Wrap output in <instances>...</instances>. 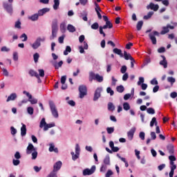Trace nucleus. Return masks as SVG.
<instances>
[{
  "label": "nucleus",
  "instance_id": "nucleus-1",
  "mask_svg": "<svg viewBox=\"0 0 177 177\" xmlns=\"http://www.w3.org/2000/svg\"><path fill=\"white\" fill-rule=\"evenodd\" d=\"M79 42L80 44H82L84 46H80L78 47L80 53H85V50H88V48H89V46H88V43L85 41V36L84 35H82L79 37Z\"/></svg>",
  "mask_w": 177,
  "mask_h": 177
},
{
  "label": "nucleus",
  "instance_id": "nucleus-2",
  "mask_svg": "<svg viewBox=\"0 0 177 177\" xmlns=\"http://www.w3.org/2000/svg\"><path fill=\"white\" fill-rule=\"evenodd\" d=\"M52 35L50 36V41H53L56 37H57V31H59V27L57 23H53L51 26Z\"/></svg>",
  "mask_w": 177,
  "mask_h": 177
},
{
  "label": "nucleus",
  "instance_id": "nucleus-3",
  "mask_svg": "<svg viewBox=\"0 0 177 177\" xmlns=\"http://www.w3.org/2000/svg\"><path fill=\"white\" fill-rule=\"evenodd\" d=\"M49 106L53 117H54V118H59V112H57L56 105H55L53 101L49 102Z\"/></svg>",
  "mask_w": 177,
  "mask_h": 177
},
{
  "label": "nucleus",
  "instance_id": "nucleus-4",
  "mask_svg": "<svg viewBox=\"0 0 177 177\" xmlns=\"http://www.w3.org/2000/svg\"><path fill=\"white\" fill-rule=\"evenodd\" d=\"M156 37H160V32L157 30H153L152 32L149 34V38L153 45H157V38H156Z\"/></svg>",
  "mask_w": 177,
  "mask_h": 177
},
{
  "label": "nucleus",
  "instance_id": "nucleus-5",
  "mask_svg": "<svg viewBox=\"0 0 177 177\" xmlns=\"http://www.w3.org/2000/svg\"><path fill=\"white\" fill-rule=\"evenodd\" d=\"M3 8L9 13V15H13V5L12 3H8V1L3 2Z\"/></svg>",
  "mask_w": 177,
  "mask_h": 177
},
{
  "label": "nucleus",
  "instance_id": "nucleus-6",
  "mask_svg": "<svg viewBox=\"0 0 177 177\" xmlns=\"http://www.w3.org/2000/svg\"><path fill=\"white\" fill-rule=\"evenodd\" d=\"M79 93H80L79 97H80V99H84V97H85V96L88 95V88H86V86L85 85L79 86Z\"/></svg>",
  "mask_w": 177,
  "mask_h": 177
},
{
  "label": "nucleus",
  "instance_id": "nucleus-7",
  "mask_svg": "<svg viewBox=\"0 0 177 177\" xmlns=\"http://www.w3.org/2000/svg\"><path fill=\"white\" fill-rule=\"evenodd\" d=\"M41 42H45V37H37L33 44H30L32 49H38L41 46Z\"/></svg>",
  "mask_w": 177,
  "mask_h": 177
},
{
  "label": "nucleus",
  "instance_id": "nucleus-8",
  "mask_svg": "<svg viewBox=\"0 0 177 177\" xmlns=\"http://www.w3.org/2000/svg\"><path fill=\"white\" fill-rule=\"evenodd\" d=\"M102 92H103V87L102 86L97 87L95 89L93 99V102H97L99 100V98L102 96Z\"/></svg>",
  "mask_w": 177,
  "mask_h": 177
},
{
  "label": "nucleus",
  "instance_id": "nucleus-9",
  "mask_svg": "<svg viewBox=\"0 0 177 177\" xmlns=\"http://www.w3.org/2000/svg\"><path fill=\"white\" fill-rule=\"evenodd\" d=\"M96 171V166L93 165L91 169L86 168L83 170V176H88L89 175H93V174H95V171Z\"/></svg>",
  "mask_w": 177,
  "mask_h": 177
},
{
  "label": "nucleus",
  "instance_id": "nucleus-10",
  "mask_svg": "<svg viewBox=\"0 0 177 177\" xmlns=\"http://www.w3.org/2000/svg\"><path fill=\"white\" fill-rule=\"evenodd\" d=\"M174 28H175V26H171L170 24H167L166 26H163L162 28V30L160 31V35H165V34H168V32H169V29L174 30Z\"/></svg>",
  "mask_w": 177,
  "mask_h": 177
},
{
  "label": "nucleus",
  "instance_id": "nucleus-11",
  "mask_svg": "<svg viewBox=\"0 0 177 177\" xmlns=\"http://www.w3.org/2000/svg\"><path fill=\"white\" fill-rule=\"evenodd\" d=\"M136 131V128L132 127L128 132H127V138L129 140H132L133 139V135H135V132Z\"/></svg>",
  "mask_w": 177,
  "mask_h": 177
},
{
  "label": "nucleus",
  "instance_id": "nucleus-12",
  "mask_svg": "<svg viewBox=\"0 0 177 177\" xmlns=\"http://www.w3.org/2000/svg\"><path fill=\"white\" fill-rule=\"evenodd\" d=\"M160 8V6L158 4H154L153 3H150L149 5L147 6V9H151V10H153L154 12H157Z\"/></svg>",
  "mask_w": 177,
  "mask_h": 177
},
{
  "label": "nucleus",
  "instance_id": "nucleus-13",
  "mask_svg": "<svg viewBox=\"0 0 177 177\" xmlns=\"http://www.w3.org/2000/svg\"><path fill=\"white\" fill-rule=\"evenodd\" d=\"M51 64L55 70H59V68L63 66V61L61 60L59 62H57V61H52Z\"/></svg>",
  "mask_w": 177,
  "mask_h": 177
},
{
  "label": "nucleus",
  "instance_id": "nucleus-14",
  "mask_svg": "<svg viewBox=\"0 0 177 177\" xmlns=\"http://www.w3.org/2000/svg\"><path fill=\"white\" fill-rule=\"evenodd\" d=\"M49 146V149L48 151H50V153H59V149H57V147H55V143L51 142L48 144Z\"/></svg>",
  "mask_w": 177,
  "mask_h": 177
},
{
  "label": "nucleus",
  "instance_id": "nucleus-15",
  "mask_svg": "<svg viewBox=\"0 0 177 177\" xmlns=\"http://www.w3.org/2000/svg\"><path fill=\"white\" fill-rule=\"evenodd\" d=\"M63 165V162L62 161L59 160L53 165V172H57V171H59L60 168H62V166Z\"/></svg>",
  "mask_w": 177,
  "mask_h": 177
},
{
  "label": "nucleus",
  "instance_id": "nucleus-16",
  "mask_svg": "<svg viewBox=\"0 0 177 177\" xmlns=\"http://www.w3.org/2000/svg\"><path fill=\"white\" fill-rule=\"evenodd\" d=\"M37 148L34 147V145L31 143H29L26 148V154H31V153L35 151Z\"/></svg>",
  "mask_w": 177,
  "mask_h": 177
},
{
  "label": "nucleus",
  "instance_id": "nucleus-17",
  "mask_svg": "<svg viewBox=\"0 0 177 177\" xmlns=\"http://www.w3.org/2000/svg\"><path fill=\"white\" fill-rule=\"evenodd\" d=\"M79 17L84 20V21H88V12L86 10H83L79 13Z\"/></svg>",
  "mask_w": 177,
  "mask_h": 177
},
{
  "label": "nucleus",
  "instance_id": "nucleus-18",
  "mask_svg": "<svg viewBox=\"0 0 177 177\" xmlns=\"http://www.w3.org/2000/svg\"><path fill=\"white\" fill-rule=\"evenodd\" d=\"M17 99V94L16 93H11L7 98L6 102H14Z\"/></svg>",
  "mask_w": 177,
  "mask_h": 177
},
{
  "label": "nucleus",
  "instance_id": "nucleus-19",
  "mask_svg": "<svg viewBox=\"0 0 177 177\" xmlns=\"http://www.w3.org/2000/svg\"><path fill=\"white\" fill-rule=\"evenodd\" d=\"M96 80V74L93 71H91L88 73V81L89 82H93Z\"/></svg>",
  "mask_w": 177,
  "mask_h": 177
},
{
  "label": "nucleus",
  "instance_id": "nucleus-20",
  "mask_svg": "<svg viewBox=\"0 0 177 177\" xmlns=\"http://www.w3.org/2000/svg\"><path fill=\"white\" fill-rule=\"evenodd\" d=\"M22 127H21V136L24 137L27 135V126L24 123H21Z\"/></svg>",
  "mask_w": 177,
  "mask_h": 177
},
{
  "label": "nucleus",
  "instance_id": "nucleus-21",
  "mask_svg": "<svg viewBox=\"0 0 177 177\" xmlns=\"http://www.w3.org/2000/svg\"><path fill=\"white\" fill-rule=\"evenodd\" d=\"M150 63H151V59L150 58L149 56H148V57H147L144 60L143 64L141 65V68H144L145 67H146V66H148L149 64H150Z\"/></svg>",
  "mask_w": 177,
  "mask_h": 177
},
{
  "label": "nucleus",
  "instance_id": "nucleus-22",
  "mask_svg": "<svg viewBox=\"0 0 177 177\" xmlns=\"http://www.w3.org/2000/svg\"><path fill=\"white\" fill-rule=\"evenodd\" d=\"M167 151H169V153L171 155H174V153H175V149H174V145H172V144H169V145L167 146Z\"/></svg>",
  "mask_w": 177,
  "mask_h": 177
},
{
  "label": "nucleus",
  "instance_id": "nucleus-23",
  "mask_svg": "<svg viewBox=\"0 0 177 177\" xmlns=\"http://www.w3.org/2000/svg\"><path fill=\"white\" fill-rule=\"evenodd\" d=\"M49 10H50L48 8H42L38 10L37 15H39V16H44V15H45L46 13H48Z\"/></svg>",
  "mask_w": 177,
  "mask_h": 177
},
{
  "label": "nucleus",
  "instance_id": "nucleus-24",
  "mask_svg": "<svg viewBox=\"0 0 177 177\" xmlns=\"http://www.w3.org/2000/svg\"><path fill=\"white\" fill-rule=\"evenodd\" d=\"M28 20H31V21H37L38 19H39V15L38 13H35L31 16L28 17Z\"/></svg>",
  "mask_w": 177,
  "mask_h": 177
},
{
  "label": "nucleus",
  "instance_id": "nucleus-25",
  "mask_svg": "<svg viewBox=\"0 0 177 177\" xmlns=\"http://www.w3.org/2000/svg\"><path fill=\"white\" fill-rule=\"evenodd\" d=\"M113 53H115V55H118L120 56V57H124V54H122V50L121 49L115 48L113 50Z\"/></svg>",
  "mask_w": 177,
  "mask_h": 177
},
{
  "label": "nucleus",
  "instance_id": "nucleus-26",
  "mask_svg": "<svg viewBox=\"0 0 177 177\" xmlns=\"http://www.w3.org/2000/svg\"><path fill=\"white\" fill-rule=\"evenodd\" d=\"M116 156H117L118 158H120V160H121V161L124 162L126 168H128L129 167V164L128 163V161L127 160V159L125 158L121 157L120 153H117Z\"/></svg>",
  "mask_w": 177,
  "mask_h": 177
},
{
  "label": "nucleus",
  "instance_id": "nucleus-27",
  "mask_svg": "<svg viewBox=\"0 0 177 177\" xmlns=\"http://www.w3.org/2000/svg\"><path fill=\"white\" fill-rule=\"evenodd\" d=\"M124 58L125 59V60H133V57H132V55H131L129 53H128L127 51H124Z\"/></svg>",
  "mask_w": 177,
  "mask_h": 177
},
{
  "label": "nucleus",
  "instance_id": "nucleus-28",
  "mask_svg": "<svg viewBox=\"0 0 177 177\" xmlns=\"http://www.w3.org/2000/svg\"><path fill=\"white\" fill-rule=\"evenodd\" d=\"M54 4L53 8L54 10H57L59 9V6H60V0H53Z\"/></svg>",
  "mask_w": 177,
  "mask_h": 177
},
{
  "label": "nucleus",
  "instance_id": "nucleus-29",
  "mask_svg": "<svg viewBox=\"0 0 177 177\" xmlns=\"http://www.w3.org/2000/svg\"><path fill=\"white\" fill-rule=\"evenodd\" d=\"M66 28L69 32H75V31L77 30L75 26H73L72 24H68Z\"/></svg>",
  "mask_w": 177,
  "mask_h": 177
},
{
  "label": "nucleus",
  "instance_id": "nucleus-30",
  "mask_svg": "<svg viewBox=\"0 0 177 177\" xmlns=\"http://www.w3.org/2000/svg\"><path fill=\"white\" fill-rule=\"evenodd\" d=\"M59 28H60L61 32H62V34H64V32H66V22L61 23L60 26H59Z\"/></svg>",
  "mask_w": 177,
  "mask_h": 177
},
{
  "label": "nucleus",
  "instance_id": "nucleus-31",
  "mask_svg": "<svg viewBox=\"0 0 177 177\" xmlns=\"http://www.w3.org/2000/svg\"><path fill=\"white\" fill-rule=\"evenodd\" d=\"M167 82H169L171 85V86H174V83L176 82V79L174 77H167Z\"/></svg>",
  "mask_w": 177,
  "mask_h": 177
},
{
  "label": "nucleus",
  "instance_id": "nucleus-32",
  "mask_svg": "<svg viewBox=\"0 0 177 177\" xmlns=\"http://www.w3.org/2000/svg\"><path fill=\"white\" fill-rule=\"evenodd\" d=\"M108 110L109 111H111V112L115 110V106H114V104H113V102L108 103Z\"/></svg>",
  "mask_w": 177,
  "mask_h": 177
},
{
  "label": "nucleus",
  "instance_id": "nucleus-33",
  "mask_svg": "<svg viewBox=\"0 0 177 177\" xmlns=\"http://www.w3.org/2000/svg\"><path fill=\"white\" fill-rule=\"evenodd\" d=\"M46 125H48V123H46L45 118H43L40 121L39 128H46Z\"/></svg>",
  "mask_w": 177,
  "mask_h": 177
},
{
  "label": "nucleus",
  "instance_id": "nucleus-34",
  "mask_svg": "<svg viewBox=\"0 0 177 177\" xmlns=\"http://www.w3.org/2000/svg\"><path fill=\"white\" fill-rule=\"evenodd\" d=\"M157 124H158V122H157V118H156V117H153V118L151 119V122H150V127H151V128H153V127H154V125H155L156 127H157Z\"/></svg>",
  "mask_w": 177,
  "mask_h": 177
},
{
  "label": "nucleus",
  "instance_id": "nucleus-35",
  "mask_svg": "<svg viewBox=\"0 0 177 177\" xmlns=\"http://www.w3.org/2000/svg\"><path fill=\"white\" fill-rule=\"evenodd\" d=\"M113 27V24L110 21L106 22V24L103 26L104 30H106V28L111 29Z\"/></svg>",
  "mask_w": 177,
  "mask_h": 177
},
{
  "label": "nucleus",
  "instance_id": "nucleus-36",
  "mask_svg": "<svg viewBox=\"0 0 177 177\" xmlns=\"http://www.w3.org/2000/svg\"><path fill=\"white\" fill-rule=\"evenodd\" d=\"M54 127H56V124H55V122H51L50 124H47L46 127L44 128V131H48V129H49V128H53Z\"/></svg>",
  "mask_w": 177,
  "mask_h": 177
},
{
  "label": "nucleus",
  "instance_id": "nucleus-37",
  "mask_svg": "<svg viewBox=\"0 0 177 177\" xmlns=\"http://www.w3.org/2000/svg\"><path fill=\"white\" fill-rule=\"evenodd\" d=\"M153 15H154V12H149L147 15L143 17L144 20H149V19H151V16H153Z\"/></svg>",
  "mask_w": 177,
  "mask_h": 177
},
{
  "label": "nucleus",
  "instance_id": "nucleus-38",
  "mask_svg": "<svg viewBox=\"0 0 177 177\" xmlns=\"http://www.w3.org/2000/svg\"><path fill=\"white\" fill-rule=\"evenodd\" d=\"M116 91H117V92H118L119 93H122V92H124V91H125V87H124L123 85L118 86L116 87Z\"/></svg>",
  "mask_w": 177,
  "mask_h": 177
},
{
  "label": "nucleus",
  "instance_id": "nucleus-39",
  "mask_svg": "<svg viewBox=\"0 0 177 177\" xmlns=\"http://www.w3.org/2000/svg\"><path fill=\"white\" fill-rule=\"evenodd\" d=\"M71 154L72 156V160L73 161H75L76 160H78L80 158V153H74L73 151L71 152Z\"/></svg>",
  "mask_w": 177,
  "mask_h": 177
},
{
  "label": "nucleus",
  "instance_id": "nucleus-40",
  "mask_svg": "<svg viewBox=\"0 0 177 177\" xmlns=\"http://www.w3.org/2000/svg\"><path fill=\"white\" fill-rule=\"evenodd\" d=\"M71 47L70 46H66L64 51V56H67V55H68V53H71Z\"/></svg>",
  "mask_w": 177,
  "mask_h": 177
},
{
  "label": "nucleus",
  "instance_id": "nucleus-41",
  "mask_svg": "<svg viewBox=\"0 0 177 177\" xmlns=\"http://www.w3.org/2000/svg\"><path fill=\"white\" fill-rule=\"evenodd\" d=\"M103 76L99 75V73L96 74L95 76V81H97V82H103Z\"/></svg>",
  "mask_w": 177,
  "mask_h": 177
},
{
  "label": "nucleus",
  "instance_id": "nucleus-42",
  "mask_svg": "<svg viewBox=\"0 0 177 177\" xmlns=\"http://www.w3.org/2000/svg\"><path fill=\"white\" fill-rule=\"evenodd\" d=\"M28 74L30 77H38V73L32 69L29 70Z\"/></svg>",
  "mask_w": 177,
  "mask_h": 177
},
{
  "label": "nucleus",
  "instance_id": "nucleus-43",
  "mask_svg": "<svg viewBox=\"0 0 177 177\" xmlns=\"http://www.w3.org/2000/svg\"><path fill=\"white\" fill-rule=\"evenodd\" d=\"M123 109L125 110V111H128V110H131V105H129V103L128 102H124Z\"/></svg>",
  "mask_w": 177,
  "mask_h": 177
},
{
  "label": "nucleus",
  "instance_id": "nucleus-44",
  "mask_svg": "<svg viewBox=\"0 0 177 177\" xmlns=\"http://www.w3.org/2000/svg\"><path fill=\"white\" fill-rule=\"evenodd\" d=\"M103 162L105 164V165H110V156L109 155L106 156Z\"/></svg>",
  "mask_w": 177,
  "mask_h": 177
},
{
  "label": "nucleus",
  "instance_id": "nucleus-45",
  "mask_svg": "<svg viewBox=\"0 0 177 177\" xmlns=\"http://www.w3.org/2000/svg\"><path fill=\"white\" fill-rule=\"evenodd\" d=\"M143 27V21H139L137 24L136 28L138 31H140Z\"/></svg>",
  "mask_w": 177,
  "mask_h": 177
},
{
  "label": "nucleus",
  "instance_id": "nucleus-46",
  "mask_svg": "<svg viewBox=\"0 0 177 177\" xmlns=\"http://www.w3.org/2000/svg\"><path fill=\"white\" fill-rule=\"evenodd\" d=\"M159 64L160 66H162L164 68H167V67H168V62L167 60H161Z\"/></svg>",
  "mask_w": 177,
  "mask_h": 177
},
{
  "label": "nucleus",
  "instance_id": "nucleus-47",
  "mask_svg": "<svg viewBox=\"0 0 177 177\" xmlns=\"http://www.w3.org/2000/svg\"><path fill=\"white\" fill-rule=\"evenodd\" d=\"M27 113L30 115H32V114H34V108H32V106H28L27 107Z\"/></svg>",
  "mask_w": 177,
  "mask_h": 177
},
{
  "label": "nucleus",
  "instance_id": "nucleus-48",
  "mask_svg": "<svg viewBox=\"0 0 177 177\" xmlns=\"http://www.w3.org/2000/svg\"><path fill=\"white\" fill-rule=\"evenodd\" d=\"M19 38L21 39H22V42H26V41H27V39H28V37L27 36V35L26 33H23ZM24 38V39H23Z\"/></svg>",
  "mask_w": 177,
  "mask_h": 177
},
{
  "label": "nucleus",
  "instance_id": "nucleus-49",
  "mask_svg": "<svg viewBox=\"0 0 177 177\" xmlns=\"http://www.w3.org/2000/svg\"><path fill=\"white\" fill-rule=\"evenodd\" d=\"M12 59L14 62H17V60H19V53L17 52L13 53Z\"/></svg>",
  "mask_w": 177,
  "mask_h": 177
},
{
  "label": "nucleus",
  "instance_id": "nucleus-50",
  "mask_svg": "<svg viewBox=\"0 0 177 177\" xmlns=\"http://www.w3.org/2000/svg\"><path fill=\"white\" fill-rule=\"evenodd\" d=\"M33 59H34L35 63H38V59H39V54L38 53H35L33 55Z\"/></svg>",
  "mask_w": 177,
  "mask_h": 177
},
{
  "label": "nucleus",
  "instance_id": "nucleus-51",
  "mask_svg": "<svg viewBox=\"0 0 177 177\" xmlns=\"http://www.w3.org/2000/svg\"><path fill=\"white\" fill-rule=\"evenodd\" d=\"M147 113L148 114H151V115L156 114V110H154V109H153V108H147Z\"/></svg>",
  "mask_w": 177,
  "mask_h": 177
},
{
  "label": "nucleus",
  "instance_id": "nucleus-52",
  "mask_svg": "<svg viewBox=\"0 0 177 177\" xmlns=\"http://www.w3.org/2000/svg\"><path fill=\"white\" fill-rule=\"evenodd\" d=\"M127 70H128L127 66L123 65L120 68V73H122V74H125L127 73Z\"/></svg>",
  "mask_w": 177,
  "mask_h": 177
},
{
  "label": "nucleus",
  "instance_id": "nucleus-53",
  "mask_svg": "<svg viewBox=\"0 0 177 177\" xmlns=\"http://www.w3.org/2000/svg\"><path fill=\"white\" fill-rule=\"evenodd\" d=\"M37 157H38V151H37V149L32 152V160H37Z\"/></svg>",
  "mask_w": 177,
  "mask_h": 177
},
{
  "label": "nucleus",
  "instance_id": "nucleus-54",
  "mask_svg": "<svg viewBox=\"0 0 177 177\" xmlns=\"http://www.w3.org/2000/svg\"><path fill=\"white\" fill-rule=\"evenodd\" d=\"M106 93L110 94V96H113L114 95V91L111 88V87H107Z\"/></svg>",
  "mask_w": 177,
  "mask_h": 177
},
{
  "label": "nucleus",
  "instance_id": "nucleus-55",
  "mask_svg": "<svg viewBox=\"0 0 177 177\" xmlns=\"http://www.w3.org/2000/svg\"><path fill=\"white\" fill-rule=\"evenodd\" d=\"M150 84L151 85H158V81L157 80V78H153V80L150 81Z\"/></svg>",
  "mask_w": 177,
  "mask_h": 177
},
{
  "label": "nucleus",
  "instance_id": "nucleus-56",
  "mask_svg": "<svg viewBox=\"0 0 177 177\" xmlns=\"http://www.w3.org/2000/svg\"><path fill=\"white\" fill-rule=\"evenodd\" d=\"M99 24L97 22H95L94 24H93L91 25V28L92 30H97V28H99Z\"/></svg>",
  "mask_w": 177,
  "mask_h": 177
},
{
  "label": "nucleus",
  "instance_id": "nucleus-57",
  "mask_svg": "<svg viewBox=\"0 0 177 177\" xmlns=\"http://www.w3.org/2000/svg\"><path fill=\"white\" fill-rule=\"evenodd\" d=\"M12 164L15 167H17V165H20V160L19 159H13Z\"/></svg>",
  "mask_w": 177,
  "mask_h": 177
},
{
  "label": "nucleus",
  "instance_id": "nucleus-58",
  "mask_svg": "<svg viewBox=\"0 0 177 177\" xmlns=\"http://www.w3.org/2000/svg\"><path fill=\"white\" fill-rule=\"evenodd\" d=\"M103 30H104V28H103V26L99 27V31H100V35H103V37H106V33H104V31H103Z\"/></svg>",
  "mask_w": 177,
  "mask_h": 177
},
{
  "label": "nucleus",
  "instance_id": "nucleus-59",
  "mask_svg": "<svg viewBox=\"0 0 177 177\" xmlns=\"http://www.w3.org/2000/svg\"><path fill=\"white\" fill-rule=\"evenodd\" d=\"M65 35H63L62 36H60L59 38H58V41H59V44H64V38H65Z\"/></svg>",
  "mask_w": 177,
  "mask_h": 177
},
{
  "label": "nucleus",
  "instance_id": "nucleus-60",
  "mask_svg": "<svg viewBox=\"0 0 177 177\" xmlns=\"http://www.w3.org/2000/svg\"><path fill=\"white\" fill-rule=\"evenodd\" d=\"M28 102H30L32 104H37L38 103V100L36 98H32L30 100H28Z\"/></svg>",
  "mask_w": 177,
  "mask_h": 177
},
{
  "label": "nucleus",
  "instance_id": "nucleus-61",
  "mask_svg": "<svg viewBox=\"0 0 177 177\" xmlns=\"http://www.w3.org/2000/svg\"><path fill=\"white\" fill-rule=\"evenodd\" d=\"M106 132L109 134H111L114 132V127H107Z\"/></svg>",
  "mask_w": 177,
  "mask_h": 177
},
{
  "label": "nucleus",
  "instance_id": "nucleus-62",
  "mask_svg": "<svg viewBox=\"0 0 177 177\" xmlns=\"http://www.w3.org/2000/svg\"><path fill=\"white\" fill-rule=\"evenodd\" d=\"M145 136H146V134L143 131H140L139 133V138L141 139V140H145Z\"/></svg>",
  "mask_w": 177,
  "mask_h": 177
},
{
  "label": "nucleus",
  "instance_id": "nucleus-63",
  "mask_svg": "<svg viewBox=\"0 0 177 177\" xmlns=\"http://www.w3.org/2000/svg\"><path fill=\"white\" fill-rule=\"evenodd\" d=\"M10 131H11V135H16L17 133V130L13 127H10Z\"/></svg>",
  "mask_w": 177,
  "mask_h": 177
},
{
  "label": "nucleus",
  "instance_id": "nucleus-64",
  "mask_svg": "<svg viewBox=\"0 0 177 177\" xmlns=\"http://www.w3.org/2000/svg\"><path fill=\"white\" fill-rule=\"evenodd\" d=\"M47 177H57V174L55 173V171H51Z\"/></svg>",
  "mask_w": 177,
  "mask_h": 177
}]
</instances>
